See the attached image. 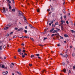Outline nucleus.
I'll return each mask as SVG.
<instances>
[{
  "label": "nucleus",
  "mask_w": 75,
  "mask_h": 75,
  "mask_svg": "<svg viewBox=\"0 0 75 75\" xmlns=\"http://www.w3.org/2000/svg\"><path fill=\"white\" fill-rule=\"evenodd\" d=\"M0 68H4V69H7V66L5 67L4 65L3 64H0Z\"/></svg>",
  "instance_id": "obj_1"
},
{
  "label": "nucleus",
  "mask_w": 75,
  "mask_h": 75,
  "mask_svg": "<svg viewBox=\"0 0 75 75\" xmlns=\"http://www.w3.org/2000/svg\"><path fill=\"white\" fill-rule=\"evenodd\" d=\"M19 14H18V16H19V17H21V16H23V13H22V12L19 11Z\"/></svg>",
  "instance_id": "obj_2"
},
{
  "label": "nucleus",
  "mask_w": 75,
  "mask_h": 75,
  "mask_svg": "<svg viewBox=\"0 0 75 75\" xmlns=\"http://www.w3.org/2000/svg\"><path fill=\"white\" fill-rule=\"evenodd\" d=\"M1 11L2 13H4V12L5 13H6V11L5 10V8L4 7H3V10L1 9Z\"/></svg>",
  "instance_id": "obj_3"
},
{
  "label": "nucleus",
  "mask_w": 75,
  "mask_h": 75,
  "mask_svg": "<svg viewBox=\"0 0 75 75\" xmlns=\"http://www.w3.org/2000/svg\"><path fill=\"white\" fill-rule=\"evenodd\" d=\"M61 25H62V24H63V23H65V21L62 20H61L60 21Z\"/></svg>",
  "instance_id": "obj_4"
},
{
  "label": "nucleus",
  "mask_w": 75,
  "mask_h": 75,
  "mask_svg": "<svg viewBox=\"0 0 75 75\" xmlns=\"http://www.w3.org/2000/svg\"><path fill=\"white\" fill-rule=\"evenodd\" d=\"M23 29L22 28H21L18 29V31H23Z\"/></svg>",
  "instance_id": "obj_5"
},
{
  "label": "nucleus",
  "mask_w": 75,
  "mask_h": 75,
  "mask_svg": "<svg viewBox=\"0 0 75 75\" xmlns=\"http://www.w3.org/2000/svg\"><path fill=\"white\" fill-rule=\"evenodd\" d=\"M64 27V26L63 25H61V29L62 30H64V28H63Z\"/></svg>",
  "instance_id": "obj_6"
},
{
  "label": "nucleus",
  "mask_w": 75,
  "mask_h": 75,
  "mask_svg": "<svg viewBox=\"0 0 75 75\" xmlns=\"http://www.w3.org/2000/svg\"><path fill=\"white\" fill-rule=\"evenodd\" d=\"M29 26H30V27H31V28H34V27H33V26H32V25H31L30 24Z\"/></svg>",
  "instance_id": "obj_7"
},
{
  "label": "nucleus",
  "mask_w": 75,
  "mask_h": 75,
  "mask_svg": "<svg viewBox=\"0 0 75 75\" xmlns=\"http://www.w3.org/2000/svg\"><path fill=\"white\" fill-rule=\"evenodd\" d=\"M63 71L64 73H65V72H66V69H63Z\"/></svg>",
  "instance_id": "obj_8"
},
{
  "label": "nucleus",
  "mask_w": 75,
  "mask_h": 75,
  "mask_svg": "<svg viewBox=\"0 0 75 75\" xmlns=\"http://www.w3.org/2000/svg\"><path fill=\"white\" fill-rule=\"evenodd\" d=\"M11 25V24H9L7 26L8 27H10Z\"/></svg>",
  "instance_id": "obj_9"
},
{
  "label": "nucleus",
  "mask_w": 75,
  "mask_h": 75,
  "mask_svg": "<svg viewBox=\"0 0 75 75\" xmlns=\"http://www.w3.org/2000/svg\"><path fill=\"white\" fill-rule=\"evenodd\" d=\"M53 30H54V28H52L50 30V32H52Z\"/></svg>",
  "instance_id": "obj_10"
},
{
  "label": "nucleus",
  "mask_w": 75,
  "mask_h": 75,
  "mask_svg": "<svg viewBox=\"0 0 75 75\" xmlns=\"http://www.w3.org/2000/svg\"><path fill=\"white\" fill-rule=\"evenodd\" d=\"M2 74L4 75H6V72H5L4 71L2 72Z\"/></svg>",
  "instance_id": "obj_11"
},
{
  "label": "nucleus",
  "mask_w": 75,
  "mask_h": 75,
  "mask_svg": "<svg viewBox=\"0 0 75 75\" xmlns=\"http://www.w3.org/2000/svg\"><path fill=\"white\" fill-rule=\"evenodd\" d=\"M8 29V27H6L4 28V30H7Z\"/></svg>",
  "instance_id": "obj_12"
},
{
  "label": "nucleus",
  "mask_w": 75,
  "mask_h": 75,
  "mask_svg": "<svg viewBox=\"0 0 75 75\" xmlns=\"http://www.w3.org/2000/svg\"><path fill=\"white\" fill-rule=\"evenodd\" d=\"M63 12L64 14H65L66 12H65V9H64L63 10Z\"/></svg>",
  "instance_id": "obj_13"
},
{
  "label": "nucleus",
  "mask_w": 75,
  "mask_h": 75,
  "mask_svg": "<svg viewBox=\"0 0 75 75\" xmlns=\"http://www.w3.org/2000/svg\"><path fill=\"white\" fill-rule=\"evenodd\" d=\"M64 35L65 37H68V35H67L66 34H64Z\"/></svg>",
  "instance_id": "obj_14"
},
{
  "label": "nucleus",
  "mask_w": 75,
  "mask_h": 75,
  "mask_svg": "<svg viewBox=\"0 0 75 75\" xmlns=\"http://www.w3.org/2000/svg\"><path fill=\"white\" fill-rule=\"evenodd\" d=\"M44 72H47V71H46L45 70H43V71H42V73L43 74V73H44Z\"/></svg>",
  "instance_id": "obj_15"
},
{
  "label": "nucleus",
  "mask_w": 75,
  "mask_h": 75,
  "mask_svg": "<svg viewBox=\"0 0 75 75\" xmlns=\"http://www.w3.org/2000/svg\"><path fill=\"white\" fill-rule=\"evenodd\" d=\"M47 29H48V28H47L45 30V32H43V34H45V32H46L47 30Z\"/></svg>",
  "instance_id": "obj_16"
},
{
  "label": "nucleus",
  "mask_w": 75,
  "mask_h": 75,
  "mask_svg": "<svg viewBox=\"0 0 75 75\" xmlns=\"http://www.w3.org/2000/svg\"><path fill=\"white\" fill-rule=\"evenodd\" d=\"M18 52H21V50L20 49H19L18 50Z\"/></svg>",
  "instance_id": "obj_17"
},
{
  "label": "nucleus",
  "mask_w": 75,
  "mask_h": 75,
  "mask_svg": "<svg viewBox=\"0 0 75 75\" xmlns=\"http://www.w3.org/2000/svg\"><path fill=\"white\" fill-rule=\"evenodd\" d=\"M57 31V30H54L53 31L52 33H56Z\"/></svg>",
  "instance_id": "obj_18"
},
{
  "label": "nucleus",
  "mask_w": 75,
  "mask_h": 75,
  "mask_svg": "<svg viewBox=\"0 0 75 75\" xmlns=\"http://www.w3.org/2000/svg\"><path fill=\"white\" fill-rule=\"evenodd\" d=\"M31 58H33V57H34V55H31Z\"/></svg>",
  "instance_id": "obj_19"
},
{
  "label": "nucleus",
  "mask_w": 75,
  "mask_h": 75,
  "mask_svg": "<svg viewBox=\"0 0 75 75\" xmlns=\"http://www.w3.org/2000/svg\"><path fill=\"white\" fill-rule=\"evenodd\" d=\"M17 73H18V74H19V75H21V72H18V71H17Z\"/></svg>",
  "instance_id": "obj_20"
},
{
  "label": "nucleus",
  "mask_w": 75,
  "mask_h": 75,
  "mask_svg": "<svg viewBox=\"0 0 75 75\" xmlns=\"http://www.w3.org/2000/svg\"><path fill=\"white\" fill-rule=\"evenodd\" d=\"M30 40H32V41H34V39H33V38H30Z\"/></svg>",
  "instance_id": "obj_21"
},
{
  "label": "nucleus",
  "mask_w": 75,
  "mask_h": 75,
  "mask_svg": "<svg viewBox=\"0 0 75 75\" xmlns=\"http://www.w3.org/2000/svg\"><path fill=\"white\" fill-rule=\"evenodd\" d=\"M52 11H54V8L53 7L52 8Z\"/></svg>",
  "instance_id": "obj_22"
},
{
  "label": "nucleus",
  "mask_w": 75,
  "mask_h": 75,
  "mask_svg": "<svg viewBox=\"0 0 75 75\" xmlns=\"http://www.w3.org/2000/svg\"><path fill=\"white\" fill-rule=\"evenodd\" d=\"M71 33H75V31L74 30H72L71 31Z\"/></svg>",
  "instance_id": "obj_23"
},
{
  "label": "nucleus",
  "mask_w": 75,
  "mask_h": 75,
  "mask_svg": "<svg viewBox=\"0 0 75 75\" xmlns=\"http://www.w3.org/2000/svg\"><path fill=\"white\" fill-rule=\"evenodd\" d=\"M6 0L7 1H8V2L9 3H11V1H10L9 0Z\"/></svg>",
  "instance_id": "obj_24"
},
{
  "label": "nucleus",
  "mask_w": 75,
  "mask_h": 75,
  "mask_svg": "<svg viewBox=\"0 0 75 75\" xmlns=\"http://www.w3.org/2000/svg\"><path fill=\"white\" fill-rule=\"evenodd\" d=\"M56 29H57V30L58 31H61V30H60V29H58L57 28H56Z\"/></svg>",
  "instance_id": "obj_25"
},
{
  "label": "nucleus",
  "mask_w": 75,
  "mask_h": 75,
  "mask_svg": "<svg viewBox=\"0 0 75 75\" xmlns=\"http://www.w3.org/2000/svg\"><path fill=\"white\" fill-rule=\"evenodd\" d=\"M50 23H50L52 24H53L54 23V22L53 21H50Z\"/></svg>",
  "instance_id": "obj_26"
},
{
  "label": "nucleus",
  "mask_w": 75,
  "mask_h": 75,
  "mask_svg": "<svg viewBox=\"0 0 75 75\" xmlns=\"http://www.w3.org/2000/svg\"><path fill=\"white\" fill-rule=\"evenodd\" d=\"M9 7L10 9H11V6H10V5H9Z\"/></svg>",
  "instance_id": "obj_27"
},
{
  "label": "nucleus",
  "mask_w": 75,
  "mask_h": 75,
  "mask_svg": "<svg viewBox=\"0 0 75 75\" xmlns=\"http://www.w3.org/2000/svg\"><path fill=\"white\" fill-rule=\"evenodd\" d=\"M66 23L67 24H68V25L69 24V22H68V21H67L66 22Z\"/></svg>",
  "instance_id": "obj_28"
},
{
  "label": "nucleus",
  "mask_w": 75,
  "mask_h": 75,
  "mask_svg": "<svg viewBox=\"0 0 75 75\" xmlns=\"http://www.w3.org/2000/svg\"><path fill=\"white\" fill-rule=\"evenodd\" d=\"M24 32L25 33H27V30H24Z\"/></svg>",
  "instance_id": "obj_29"
},
{
  "label": "nucleus",
  "mask_w": 75,
  "mask_h": 75,
  "mask_svg": "<svg viewBox=\"0 0 75 75\" xmlns=\"http://www.w3.org/2000/svg\"><path fill=\"white\" fill-rule=\"evenodd\" d=\"M6 45H5L4 46V48H6Z\"/></svg>",
  "instance_id": "obj_30"
},
{
  "label": "nucleus",
  "mask_w": 75,
  "mask_h": 75,
  "mask_svg": "<svg viewBox=\"0 0 75 75\" xmlns=\"http://www.w3.org/2000/svg\"><path fill=\"white\" fill-rule=\"evenodd\" d=\"M55 25H58V22H56L55 23Z\"/></svg>",
  "instance_id": "obj_31"
},
{
  "label": "nucleus",
  "mask_w": 75,
  "mask_h": 75,
  "mask_svg": "<svg viewBox=\"0 0 75 75\" xmlns=\"http://www.w3.org/2000/svg\"><path fill=\"white\" fill-rule=\"evenodd\" d=\"M1 48H2V46H0V51H1Z\"/></svg>",
  "instance_id": "obj_32"
},
{
  "label": "nucleus",
  "mask_w": 75,
  "mask_h": 75,
  "mask_svg": "<svg viewBox=\"0 0 75 75\" xmlns=\"http://www.w3.org/2000/svg\"><path fill=\"white\" fill-rule=\"evenodd\" d=\"M62 64L63 65H65V63L64 62H63Z\"/></svg>",
  "instance_id": "obj_33"
},
{
  "label": "nucleus",
  "mask_w": 75,
  "mask_h": 75,
  "mask_svg": "<svg viewBox=\"0 0 75 75\" xmlns=\"http://www.w3.org/2000/svg\"><path fill=\"white\" fill-rule=\"evenodd\" d=\"M24 19L25 20V21H27L26 20V18L25 17H24Z\"/></svg>",
  "instance_id": "obj_34"
},
{
  "label": "nucleus",
  "mask_w": 75,
  "mask_h": 75,
  "mask_svg": "<svg viewBox=\"0 0 75 75\" xmlns=\"http://www.w3.org/2000/svg\"><path fill=\"white\" fill-rule=\"evenodd\" d=\"M25 38H29V37L28 36H25Z\"/></svg>",
  "instance_id": "obj_35"
},
{
  "label": "nucleus",
  "mask_w": 75,
  "mask_h": 75,
  "mask_svg": "<svg viewBox=\"0 0 75 75\" xmlns=\"http://www.w3.org/2000/svg\"><path fill=\"white\" fill-rule=\"evenodd\" d=\"M25 52V50H23L22 51L24 53Z\"/></svg>",
  "instance_id": "obj_36"
},
{
  "label": "nucleus",
  "mask_w": 75,
  "mask_h": 75,
  "mask_svg": "<svg viewBox=\"0 0 75 75\" xmlns=\"http://www.w3.org/2000/svg\"><path fill=\"white\" fill-rule=\"evenodd\" d=\"M73 69H75V66H74L73 67Z\"/></svg>",
  "instance_id": "obj_37"
},
{
  "label": "nucleus",
  "mask_w": 75,
  "mask_h": 75,
  "mask_svg": "<svg viewBox=\"0 0 75 75\" xmlns=\"http://www.w3.org/2000/svg\"><path fill=\"white\" fill-rule=\"evenodd\" d=\"M37 12H40V9H38L37 10Z\"/></svg>",
  "instance_id": "obj_38"
},
{
  "label": "nucleus",
  "mask_w": 75,
  "mask_h": 75,
  "mask_svg": "<svg viewBox=\"0 0 75 75\" xmlns=\"http://www.w3.org/2000/svg\"><path fill=\"white\" fill-rule=\"evenodd\" d=\"M9 35H10V34H7L6 35V36H7V37H8Z\"/></svg>",
  "instance_id": "obj_39"
},
{
  "label": "nucleus",
  "mask_w": 75,
  "mask_h": 75,
  "mask_svg": "<svg viewBox=\"0 0 75 75\" xmlns=\"http://www.w3.org/2000/svg\"><path fill=\"white\" fill-rule=\"evenodd\" d=\"M60 39H63V37L60 36Z\"/></svg>",
  "instance_id": "obj_40"
},
{
  "label": "nucleus",
  "mask_w": 75,
  "mask_h": 75,
  "mask_svg": "<svg viewBox=\"0 0 75 75\" xmlns=\"http://www.w3.org/2000/svg\"><path fill=\"white\" fill-rule=\"evenodd\" d=\"M12 10L13 11H16V10L14 9H13Z\"/></svg>",
  "instance_id": "obj_41"
},
{
  "label": "nucleus",
  "mask_w": 75,
  "mask_h": 75,
  "mask_svg": "<svg viewBox=\"0 0 75 75\" xmlns=\"http://www.w3.org/2000/svg\"><path fill=\"white\" fill-rule=\"evenodd\" d=\"M17 36H13V38H16Z\"/></svg>",
  "instance_id": "obj_42"
},
{
  "label": "nucleus",
  "mask_w": 75,
  "mask_h": 75,
  "mask_svg": "<svg viewBox=\"0 0 75 75\" xmlns=\"http://www.w3.org/2000/svg\"><path fill=\"white\" fill-rule=\"evenodd\" d=\"M21 45H22L23 46H24L25 45L24 43H22Z\"/></svg>",
  "instance_id": "obj_43"
},
{
  "label": "nucleus",
  "mask_w": 75,
  "mask_h": 75,
  "mask_svg": "<svg viewBox=\"0 0 75 75\" xmlns=\"http://www.w3.org/2000/svg\"><path fill=\"white\" fill-rule=\"evenodd\" d=\"M67 17V16H64V18H66Z\"/></svg>",
  "instance_id": "obj_44"
},
{
  "label": "nucleus",
  "mask_w": 75,
  "mask_h": 75,
  "mask_svg": "<svg viewBox=\"0 0 75 75\" xmlns=\"http://www.w3.org/2000/svg\"><path fill=\"white\" fill-rule=\"evenodd\" d=\"M36 56H40V54H36Z\"/></svg>",
  "instance_id": "obj_45"
},
{
  "label": "nucleus",
  "mask_w": 75,
  "mask_h": 75,
  "mask_svg": "<svg viewBox=\"0 0 75 75\" xmlns=\"http://www.w3.org/2000/svg\"><path fill=\"white\" fill-rule=\"evenodd\" d=\"M22 57H23V58H24V57H25V55H22Z\"/></svg>",
  "instance_id": "obj_46"
},
{
  "label": "nucleus",
  "mask_w": 75,
  "mask_h": 75,
  "mask_svg": "<svg viewBox=\"0 0 75 75\" xmlns=\"http://www.w3.org/2000/svg\"><path fill=\"white\" fill-rule=\"evenodd\" d=\"M47 38H44V40H47Z\"/></svg>",
  "instance_id": "obj_47"
},
{
  "label": "nucleus",
  "mask_w": 75,
  "mask_h": 75,
  "mask_svg": "<svg viewBox=\"0 0 75 75\" xmlns=\"http://www.w3.org/2000/svg\"><path fill=\"white\" fill-rule=\"evenodd\" d=\"M39 45V46H41V47H42V46H43V45H41V44Z\"/></svg>",
  "instance_id": "obj_48"
},
{
  "label": "nucleus",
  "mask_w": 75,
  "mask_h": 75,
  "mask_svg": "<svg viewBox=\"0 0 75 75\" xmlns=\"http://www.w3.org/2000/svg\"><path fill=\"white\" fill-rule=\"evenodd\" d=\"M57 46H58V47H59L61 46V45H60V44H57Z\"/></svg>",
  "instance_id": "obj_49"
},
{
  "label": "nucleus",
  "mask_w": 75,
  "mask_h": 75,
  "mask_svg": "<svg viewBox=\"0 0 75 75\" xmlns=\"http://www.w3.org/2000/svg\"><path fill=\"white\" fill-rule=\"evenodd\" d=\"M15 30H18V28H15Z\"/></svg>",
  "instance_id": "obj_50"
},
{
  "label": "nucleus",
  "mask_w": 75,
  "mask_h": 75,
  "mask_svg": "<svg viewBox=\"0 0 75 75\" xmlns=\"http://www.w3.org/2000/svg\"><path fill=\"white\" fill-rule=\"evenodd\" d=\"M68 57V55L66 54V58H67Z\"/></svg>",
  "instance_id": "obj_51"
},
{
  "label": "nucleus",
  "mask_w": 75,
  "mask_h": 75,
  "mask_svg": "<svg viewBox=\"0 0 75 75\" xmlns=\"http://www.w3.org/2000/svg\"><path fill=\"white\" fill-rule=\"evenodd\" d=\"M52 26L53 27H54V28L55 27V25H52Z\"/></svg>",
  "instance_id": "obj_52"
},
{
  "label": "nucleus",
  "mask_w": 75,
  "mask_h": 75,
  "mask_svg": "<svg viewBox=\"0 0 75 75\" xmlns=\"http://www.w3.org/2000/svg\"><path fill=\"white\" fill-rule=\"evenodd\" d=\"M8 71H6L5 74H8Z\"/></svg>",
  "instance_id": "obj_53"
},
{
  "label": "nucleus",
  "mask_w": 75,
  "mask_h": 75,
  "mask_svg": "<svg viewBox=\"0 0 75 75\" xmlns=\"http://www.w3.org/2000/svg\"><path fill=\"white\" fill-rule=\"evenodd\" d=\"M71 3H73V2H74V0H71Z\"/></svg>",
  "instance_id": "obj_54"
},
{
  "label": "nucleus",
  "mask_w": 75,
  "mask_h": 75,
  "mask_svg": "<svg viewBox=\"0 0 75 75\" xmlns=\"http://www.w3.org/2000/svg\"><path fill=\"white\" fill-rule=\"evenodd\" d=\"M11 64H12V65H13V66H14V63H11Z\"/></svg>",
  "instance_id": "obj_55"
},
{
  "label": "nucleus",
  "mask_w": 75,
  "mask_h": 75,
  "mask_svg": "<svg viewBox=\"0 0 75 75\" xmlns=\"http://www.w3.org/2000/svg\"><path fill=\"white\" fill-rule=\"evenodd\" d=\"M54 34H53L52 35V37H54Z\"/></svg>",
  "instance_id": "obj_56"
},
{
  "label": "nucleus",
  "mask_w": 75,
  "mask_h": 75,
  "mask_svg": "<svg viewBox=\"0 0 75 75\" xmlns=\"http://www.w3.org/2000/svg\"><path fill=\"white\" fill-rule=\"evenodd\" d=\"M21 38H25V36H23L21 37Z\"/></svg>",
  "instance_id": "obj_57"
},
{
  "label": "nucleus",
  "mask_w": 75,
  "mask_h": 75,
  "mask_svg": "<svg viewBox=\"0 0 75 75\" xmlns=\"http://www.w3.org/2000/svg\"><path fill=\"white\" fill-rule=\"evenodd\" d=\"M60 19L61 20H62V16H61L60 18Z\"/></svg>",
  "instance_id": "obj_58"
},
{
  "label": "nucleus",
  "mask_w": 75,
  "mask_h": 75,
  "mask_svg": "<svg viewBox=\"0 0 75 75\" xmlns=\"http://www.w3.org/2000/svg\"><path fill=\"white\" fill-rule=\"evenodd\" d=\"M13 32H12L10 33V34H11H11H13Z\"/></svg>",
  "instance_id": "obj_59"
},
{
  "label": "nucleus",
  "mask_w": 75,
  "mask_h": 75,
  "mask_svg": "<svg viewBox=\"0 0 75 75\" xmlns=\"http://www.w3.org/2000/svg\"><path fill=\"white\" fill-rule=\"evenodd\" d=\"M24 55H27V54L26 53H24Z\"/></svg>",
  "instance_id": "obj_60"
},
{
  "label": "nucleus",
  "mask_w": 75,
  "mask_h": 75,
  "mask_svg": "<svg viewBox=\"0 0 75 75\" xmlns=\"http://www.w3.org/2000/svg\"><path fill=\"white\" fill-rule=\"evenodd\" d=\"M30 67H31V66H32V64H29Z\"/></svg>",
  "instance_id": "obj_61"
},
{
  "label": "nucleus",
  "mask_w": 75,
  "mask_h": 75,
  "mask_svg": "<svg viewBox=\"0 0 75 75\" xmlns=\"http://www.w3.org/2000/svg\"><path fill=\"white\" fill-rule=\"evenodd\" d=\"M51 13H52V12H49V14H51Z\"/></svg>",
  "instance_id": "obj_62"
},
{
  "label": "nucleus",
  "mask_w": 75,
  "mask_h": 75,
  "mask_svg": "<svg viewBox=\"0 0 75 75\" xmlns=\"http://www.w3.org/2000/svg\"><path fill=\"white\" fill-rule=\"evenodd\" d=\"M25 29H27V26L25 27Z\"/></svg>",
  "instance_id": "obj_63"
},
{
  "label": "nucleus",
  "mask_w": 75,
  "mask_h": 75,
  "mask_svg": "<svg viewBox=\"0 0 75 75\" xmlns=\"http://www.w3.org/2000/svg\"><path fill=\"white\" fill-rule=\"evenodd\" d=\"M71 70H69V73H71Z\"/></svg>",
  "instance_id": "obj_64"
}]
</instances>
